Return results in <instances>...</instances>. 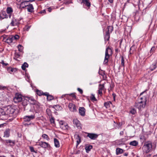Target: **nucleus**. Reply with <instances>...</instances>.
Wrapping results in <instances>:
<instances>
[{
    "label": "nucleus",
    "instance_id": "obj_1",
    "mask_svg": "<svg viewBox=\"0 0 157 157\" xmlns=\"http://www.w3.org/2000/svg\"><path fill=\"white\" fill-rule=\"evenodd\" d=\"M22 101V104L24 106L25 110H29V111L33 112L34 110H35V107L33 106L32 104L28 105V101L26 99V97L25 98H23Z\"/></svg>",
    "mask_w": 157,
    "mask_h": 157
},
{
    "label": "nucleus",
    "instance_id": "obj_2",
    "mask_svg": "<svg viewBox=\"0 0 157 157\" xmlns=\"http://www.w3.org/2000/svg\"><path fill=\"white\" fill-rule=\"evenodd\" d=\"M152 149V143L150 141H148L144 143L142 147L144 153H147L150 152Z\"/></svg>",
    "mask_w": 157,
    "mask_h": 157
},
{
    "label": "nucleus",
    "instance_id": "obj_3",
    "mask_svg": "<svg viewBox=\"0 0 157 157\" xmlns=\"http://www.w3.org/2000/svg\"><path fill=\"white\" fill-rule=\"evenodd\" d=\"M146 101V99L145 98L144 100L139 101L138 102H136L135 106L139 109H141L145 107Z\"/></svg>",
    "mask_w": 157,
    "mask_h": 157
},
{
    "label": "nucleus",
    "instance_id": "obj_4",
    "mask_svg": "<svg viewBox=\"0 0 157 157\" xmlns=\"http://www.w3.org/2000/svg\"><path fill=\"white\" fill-rule=\"evenodd\" d=\"M21 0H17L18 2H21V3L20 4V8L21 9L24 8L25 7H26L28 5V2H33L35 0H29L27 1H21Z\"/></svg>",
    "mask_w": 157,
    "mask_h": 157
},
{
    "label": "nucleus",
    "instance_id": "obj_5",
    "mask_svg": "<svg viewBox=\"0 0 157 157\" xmlns=\"http://www.w3.org/2000/svg\"><path fill=\"white\" fill-rule=\"evenodd\" d=\"M26 99L28 100V102H33V103H32L31 104L33 105V106H34L35 107H36V108H37L39 106V105L38 104H36L37 102L33 97H26Z\"/></svg>",
    "mask_w": 157,
    "mask_h": 157
},
{
    "label": "nucleus",
    "instance_id": "obj_6",
    "mask_svg": "<svg viewBox=\"0 0 157 157\" xmlns=\"http://www.w3.org/2000/svg\"><path fill=\"white\" fill-rule=\"evenodd\" d=\"M87 136L89 137L90 139L95 140L98 137V135L94 133H86Z\"/></svg>",
    "mask_w": 157,
    "mask_h": 157
},
{
    "label": "nucleus",
    "instance_id": "obj_7",
    "mask_svg": "<svg viewBox=\"0 0 157 157\" xmlns=\"http://www.w3.org/2000/svg\"><path fill=\"white\" fill-rule=\"evenodd\" d=\"M73 124L78 129H82V126L80 122L77 119L73 120Z\"/></svg>",
    "mask_w": 157,
    "mask_h": 157
},
{
    "label": "nucleus",
    "instance_id": "obj_8",
    "mask_svg": "<svg viewBox=\"0 0 157 157\" xmlns=\"http://www.w3.org/2000/svg\"><path fill=\"white\" fill-rule=\"evenodd\" d=\"M16 110L13 108H9L8 109L7 111V113H9L10 116H15L16 114Z\"/></svg>",
    "mask_w": 157,
    "mask_h": 157
},
{
    "label": "nucleus",
    "instance_id": "obj_9",
    "mask_svg": "<svg viewBox=\"0 0 157 157\" xmlns=\"http://www.w3.org/2000/svg\"><path fill=\"white\" fill-rule=\"evenodd\" d=\"M37 143L38 144L37 145L40 146L41 147L44 148H46L50 146L49 144L46 142L41 141Z\"/></svg>",
    "mask_w": 157,
    "mask_h": 157
},
{
    "label": "nucleus",
    "instance_id": "obj_10",
    "mask_svg": "<svg viewBox=\"0 0 157 157\" xmlns=\"http://www.w3.org/2000/svg\"><path fill=\"white\" fill-rule=\"evenodd\" d=\"M22 99L21 95L17 94L13 98V101L17 103L21 101L22 100Z\"/></svg>",
    "mask_w": 157,
    "mask_h": 157
},
{
    "label": "nucleus",
    "instance_id": "obj_11",
    "mask_svg": "<svg viewBox=\"0 0 157 157\" xmlns=\"http://www.w3.org/2000/svg\"><path fill=\"white\" fill-rule=\"evenodd\" d=\"M35 118V115H32L30 116H25L24 117V119L25 121H29Z\"/></svg>",
    "mask_w": 157,
    "mask_h": 157
},
{
    "label": "nucleus",
    "instance_id": "obj_12",
    "mask_svg": "<svg viewBox=\"0 0 157 157\" xmlns=\"http://www.w3.org/2000/svg\"><path fill=\"white\" fill-rule=\"evenodd\" d=\"M59 124H60V127L64 129H67L68 126L67 124L64 122L62 121H61L59 122Z\"/></svg>",
    "mask_w": 157,
    "mask_h": 157
},
{
    "label": "nucleus",
    "instance_id": "obj_13",
    "mask_svg": "<svg viewBox=\"0 0 157 157\" xmlns=\"http://www.w3.org/2000/svg\"><path fill=\"white\" fill-rule=\"evenodd\" d=\"M68 107L70 110L71 111L75 112L76 110L75 105L72 103H70L68 105Z\"/></svg>",
    "mask_w": 157,
    "mask_h": 157
},
{
    "label": "nucleus",
    "instance_id": "obj_14",
    "mask_svg": "<svg viewBox=\"0 0 157 157\" xmlns=\"http://www.w3.org/2000/svg\"><path fill=\"white\" fill-rule=\"evenodd\" d=\"M26 8L28 12L32 13L33 11L34 8L32 4H29L28 3V5L27 6Z\"/></svg>",
    "mask_w": 157,
    "mask_h": 157
},
{
    "label": "nucleus",
    "instance_id": "obj_15",
    "mask_svg": "<svg viewBox=\"0 0 157 157\" xmlns=\"http://www.w3.org/2000/svg\"><path fill=\"white\" fill-rule=\"evenodd\" d=\"M10 130L9 128H7L4 132L3 137L8 138L10 136Z\"/></svg>",
    "mask_w": 157,
    "mask_h": 157
},
{
    "label": "nucleus",
    "instance_id": "obj_16",
    "mask_svg": "<svg viewBox=\"0 0 157 157\" xmlns=\"http://www.w3.org/2000/svg\"><path fill=\"white\" fill-rule=\"evenodd\" d=\"M8 17V16L5 12H3L0 14V18L1 20Z\"/></svg>",
    "mask_w": 157,
    "mask_h": 157
},
{
    "label": "nucleus",
    "instance_id": "obj_17",
    "mask_svg": "<svg viewBox=\"0 0 157 157\" xmlns=\"http://www.w3.org/2000/svg\"><path fill=\"white\" fill-rule=\"evenodd\" d=\"M79 112L81 115L84 116L85 115V109L83 107H80L79 109Z\"/></svg>",
    "mask_w": 157,
    "mask_h": 157
},
{
    "label": "nucleus",
    "instance_id": "obj_18",
    "mask_svg": "<svg viewBox=\"0 0 157 157\" xmlns=\"http://www.w3.org/2000/svg\"><path fill=\"white\" fill-rule=\"evenodd\" d=\"M112 52L111 48L109 47H107L105 50V55L109 56V55L112 54Z\"/></svg>",
    "mask_w": 157,
    "mask_h": 157
},
{
    "label": "nucleus",
    "instance_id": "obj_19",
    "mask_svg": "<svg viewBox=\"0 0 157 157\" xmlns=\"http://www.w3.org/2000/svg\"><path fill=\"white\" fill-rule=\"evenodd\" d=\"M6 12L9 14V18H10L11 16V14L13 12L12 8L11 7H8L6 9Z\"/></svg>",
    "mask_w": 157,
    "mask_h": 157
},
{
    "label": "nucleus",
    "instance_id": "obj_20",
    "mask_svg": "<svg viewBox=\"0 0 157 157\" xmlns=\"http://www.w3.org/2000/svg\"><path fill=\"white\" fill-rule=\"evenodd\" d=\"M6 144H9V145L11 146H13L14 145L15 141L14 140H5Z\"/></svg>",
    "mask_w": 157,
    "mask_h": 157
},
{
    "label": "nucleus",
    "instance_id": "obj_21",
    "mask_svg": "<svg viewBox=\"0 0 157 157\" xmlns=\"http://www.w3.org/2000/svg\"><path fill=\"white\" fill-rule=\"evenodd\" d=\"M7 70L8 72L10 74H11L13 72H15L17 71V70L16 68H12L11 67H8Z\"/></svg>",
    "mask_w": 157,
    "mask_h": 157
},
{
    "label": "nucleus",
    "instance_id": "obj_22",
    "mask_svg": "<svg viewBox=\"0 0 157 157\" xmlns=\"http://www.w3.org/2000/svg\"><path fill=\"white\" fill-rule=\"evenodd\" d=\"M18 21H17L16 19H13L10 23L11 25L12 26H14L17 25L19 24Z\"/></svg>",
    "mask_w": 157,
    "mask_h": 157
},
{
    "label": "nucleus",
    "instance_id": "obj_23",
    "mask_svg": "<svg viewBox=\"0 0 157 157\" xmlns=\"http://www.w3.org/2000/svg\"><path fill=\"white\" fill-rule=\"evenodd\" d=\"M55 146L56 147H59V143L58 140L56 138L54 139Z\"/></svg>",
    "mask_w": 157,
    "mask_h": 157
},
{
    "label": "nucleus",
    "instance_id": "obj_24",
    "mask_svg": "<svg viewBox=\"0 0 157 157\" xmlns=\"http://www.w3.org/2000/svg\"><path fill=\"white\" fill-rule=\"evenodd\" d=\"M123 152V150L119 148H117L116 149V154L118 155L119 154H121Z\"/></svg>",
    "mask_w": 157,
    "mask_h": 157
},
{
    "label": "nucleus",
    "instance_id": "obj_25",
    "mask_svg": "<svg viewBox=\"0 0 157 157\" xmlns=\"http://www.w3.org/2000/svg\"><path fill=\"white\" fill-rule=\"evenodd\" d=\"M112 103L110 101H109L107 102H105L104 103V106L107 109L109 108L110 106V105H112Z\"/></svg>",
    "mask_w": 157,
    "mask_h": 157
},
{
    "label": "nucleus",
    "instance_id": "obj_26",
    "mask_svg": "<svg viewBox=\"0 0 157 157\" xmlns=\"http://www.w3.org/2000/svg\"><path fill=\"white\" fill-rule=\"evenodd\" d=\"M156 68V63H153L150 67V69L151 71L155 70Z\"/></svg>",
    "mask_w": 157,
    "mask_h": 157
},
{
    "label": "nucleus",
    "instance_id": "obj_27",
    "mask_svg": "<svg viewBox=\"0 0 157 157\" xmlns=\"http://www.w3.org/2000/svg\"><path fill=\"white\" fill-rule=\"evenodd\" d=\"M138 144V142L136 140H134L131 142L129 143V144L134 146H136Z\"/></svg>",
    "mask_w": 157,
    "mask_h": 157
},
{
    "label": "nucleus",
    "instance_id": "obj_28",
    "mask_svg": "<svg viewBox=\"0 0 157 157\" xmlns=\"http://www.w3.org/2000/svg\"><path fill=\"white\" fill-rule=\"evenodd\" d=\"M109 58V56H107L105 55V59L103 62V63L104 64L107 65L108 62V59Z\"/></svg>",
    "mask_w": 157,
    "mask_h": 157
},
{
    "label": "nucleus",
    "instance_id": "obj_29",
    "mask_svg": "<svg viewBox=\"0 0 157 157\" xmlns=\"http://www.w3.org/2000/svg\"><path fill=\"white\" fill-rule=\"evenodd\" d=\"M108 31L106 32L107 33H112L113 30V26H108L107 27Z\"/></svg>",
    "mask_w": 157,
    "mask_h": 157
},
{
    "label": "nucleus",
    "instance_id": "obj_30",
    "mask_svg": "<svg viewBox=\"0 0 157 157\" xmlns=\"http://www.w3.org/2000/svg\"><path fill=\"white\" fill-rule=\"evenodd\" d=\"M82 3L85 4V5L88 7H89L90 6V3L88 1V0H84L82 2Z\"/></svg>",
    "mask_w": 157,
    "mask_h": 157
},
{
    "label": "nucleus",
    "instance_id": "obj_31",
    "mask_svg": "<svg viewBox=\"0 0 157 157\" xmlns=\"http://www.w3.org/2000/svg\"><path fill=\"white\" fill-rule=\"evenodd\" d=\"M29 65L28 63L25 62L21 66V68L23 70H25L26 68L28 67Z\"/></svg>",
    "mask_w": 157,
    "mask_h": 157
},
{
    "label": "nucleus",
    "instance_id": "obj_32",
    "mask_svg": "<svg viewBox=\"0 0 157 157\" xmlns=\"http://www.w3.org/2000/svg\"><path fill=\"white\" fill-rule=\"evenodd\" d=\"M110 38V33L106 32V34L104 38L105 40L108 41Z\"/></svg>",
    "mask_w": 157,
    "mask_h": 157
},
{
    "label": "nucleus",
    "instance_id": "obj_33",
    "mask_svg": "<svg viewBox=\"0 0 157 157\" xmlns=\"http://www.w3.org/2000/svg\"><path fill=\"white\" fill-rule=\"evenodd\" d=\"M92 148V145H89L86 146L85 147V149L86 152H88Z\"/></svg>",
    "mask_w": 157,
    "mask_h": 157
},
{
    "label": "nucleus",
    "instance_id": "obj_34",
    "mask_svg": "<svg viewBox=\"0 0 157 157\" xmlns=\"http://www.w3.org/2000/svg\"><path fill=\"white\" fill-rule=\"evenodd\" d=\"M121 66H123L124 67V59L123 56H121Z\"/></svg>",
    "mask_w": 157,
    "mask_h": 157
},
{
    "label": "nucleus",
    "instance_id": "obj_35",
    "mask_svg": "<svg viewBox=\"0 0 157 157\" xmlns=\"http://www.w3.org/2000/svg\"><path fill=\"white\" fill-rule=\"evenodd\" d=\"M140 139L141 142L142 143L144 142L146 140V138L143 135H141L140 136Z\"/></svg>",
    "mask_w": 157,
    "mask_h": 157
},
{
    "label": "nucleus",
    "instance_id": "obj_36",
    "mask_svg": "<svg viewBox=\"0 0 157 157\" xmlns=\"http://www.w3.org/2000/svg\"><path fill=\"white\" fill-rule=\"evenodd\" d=\"M42 137L44 139H46L47 140H50V138L48 136L45 134H44L42 135Z\"/></svg>",
    "mask_w": 157,
    "mask_h": 157
},
{
    "label": "nucleus",
    "instance_id": "obj_37",
    "mask_svg": "<svg viewBox=\"0 0 157 157\" xmlns=\"http://www.w3.org/2000/svg\"><path fill=\"white\" fill-rule=\"evenodd\" d=\"M104 84H99V88L98 89L101 90H103L104 89Z\"/></svg>",
    "mask_w": 157,
    "mask_h": 157
},
{
    "label": "nucleus",
    "instance_id": "obj_38",
    "mask_svg": "<svg viewBox=\"0 0 157 157\" xmlns=\"http://www.w3.org/2000/svg\"><path fill=\"white\" fill-rule=\"evenodd\" d=\"M47 99L48 101H51L53 99V97L52 96L49 94L48 95Z\"/></svg>",
    "mask_w": 157,
    "mask_h": 157
},
{
    "label": "nucleus",
    "instance_id": "obj_39",
    "mask_svg": "<svg viewBox=\"0 0 157 157\" xmlns=\"http://www.w3.org/2000/svg\"><path fill=\"white\" fill-rule=\"evenodd\" d=\"M18 50L20 52H22L23 48V47L20 44H19L18 46Z\"/></svg>",
    "mask_w": 157,
    "mask_h": 157
},
{
    "label": "nucleus",
    "instance_id": "obj_40",
    "mask_svg": "<svg viewBox=\"0 0 157 157\" xmlns=\"http://www.w3.org/2000/svg\"><path fill=\"white\" fill-rule=\"evenodd\" d=\"M6 41L8 43H11L12 42L11 38L10 36L7 39Z\"/></svg>",
    "mask_w": 157,
    "mask_h": 157
},
{
    "label": "nucleus",
    "instance_id": "obj_41",
    "mask_svg": "<svg viewBox=\"0 0 157 157\" xmlns=\"http://www.w3.org/2000/svg\"><path fill=\"white\" fill-rule=\"evenodd\" d=\"M36 94L38 95L39 96H41V95H43V93L41 91L37 90L36 91Z\"/></svg>",
    "mask_w": 157,
    "mask_h": 157
},
{
    "label": "nucleus",
    "instance_id": "obj_42",
    "mask_svg": "<svg viewBox=\"0 0 157 157\" xmlns=\"http://www.w3.org/2000/svg\"><path fill=\"white\" fill-rule=\"evenodd\" d=\"M91 99L92 101H97V99H96V98H95L94 95L93 94H91Z\"/></svg>",
    "mask_w": 157,
    "mask_h": 157
},
{
    "label": "nucleus",
    "instance_id": "obj_43",
    "mask_svg": "<svg viewBox=\"0 0 157 157\" xmlns=\"http://www.w3.org/2000/svg\"><path fill=\"white\" fill-rule=\"evenodd\" d=\"M130 113L132 114H135L136 113V111L134 109H132L131 110Z\"/></svg>",
    "mask_w": 157,
    "mask_h": 157
},
{
    "label": "nucleus",
    "instance_id": "obj_44",
    "mask_svg": "<svg viewBox=\"0 0 157 157\" xmlns=\"http://www.w3.org/2000/svg\"><path fill=\"white\" fill-rule=\"evenodd\" d=\"M29 149H30V151L31 152H35V153H37V152L34 150V148L33 147H31V146L29 147Z\"/></svg>",
    "mask_w": 157,
    "mask_h": 157
},
{
    "label": "nucleus",
    "instance_id": "obj_45",
    "mask_svg": "<svg viewBox=\"0 0 157 157\" xmlns=\"http://www.w3.org/2000/svg\"><path fill=\"white\" fill-rule=\"evenodd\" d=\"M50 121L51 123L54 124L55 123V119L53 117H52L50 119Z\"/></svg>",
    "mask_w": 157,
    "mask_h": 157
},
{
    "label": "nucleus",
    "instance_id": "obj_46",
    "mask_svg": "<svg viewBox=\"0 0 157 157\" xmlns=\"http://www.w3.org/2000/svg\"><path fill=\"white\" fill-rule=\"evenodd\" d=\"M101 72H101L100 71H99V73L100 75L103 76L104 75H105V71H102V70H101Z\"/></svg>",
    "mask_w": 157,
    "mask_h": 157
},
{
    "label": "nucleus",
    "instance_id": "obj_47",
    "mask_svg": "<svg viewBox=\"0 0 157 157\" xmlns=\"http://www.w3.org/2000/svg\"><path fill=\"white\" fill-rule=\"evenodd\" d=\"M0 63H1L3 66H6L8 64V63H5L3 60H2Z\"/></svg>",
    "mask_w": 157,
    "mask_h": 157
},
{
    "label": "nucleus",
    "instance_id": "obj_48",
    "mask_svg": "<svg viewBox=\"0 0 157 157\" xmlns=\"http://www.w3.org/2000/svg\"><path fill=\"white\" fill-rule=\"evenodd\" d=\"M76 139H78L79 140V141L78 140H77V143L78 144L81 142V141H80V137L78 135H77Z\"/></svg>",
    "mask_w": 157,
    "mask_h": 157
},
{
    "label": "nucleus",
    "instance_id": "obj_49",
    "mask_svg": "<svg viewBox=\"0 0 157 157\" xmlns=\"http://www.w3.org/2000/svg\"><path fill=\"white\" fill-rule=\"evenodd\" d=\"M77 90L81 93V94H82L83 90L80 88H78Z\"/></svg>",
    "mask_w": 157,
    "mask_h": 157
},
{
    "label": "nucleus",
    "instance_id": "obj_50",
    "mask_svg": "<svg viewBox=\"0 0 157 157\" xmlns=\"http://www.w3.org/2000/svg\"><path fill=\"white\" fill-rule=\"evenodd\" d=\"M19 36L18 35H16L15 36H14V38L15 39V40H17L19 38Z\"/></svg>",
    "mask_w": 157,
    "mask_h": 157
},
{
    "label": "nucleus",
    "instance_id": "obj_51",
    "mask_svg": "<svg viewBox=\"0 0 157 157\" xmlns=\"http://www.w3.org/2000/svg\"><path fill=\"white\" fill-rule=\"evenodd\" d=\"M155 49V47H152L151 48V49L150 51V53L152 52Z\"/></svg>",
    "mask_w": 157,
    "mask_h": 157
},
{
    "label": "nucleus",
    "instance_id": "obj_52",
    "mask_svg": "<svg viewBox=\"0 0 157 157\" xmlns=\"http://www.w3.org/2000/svg\"><path fill=\"white\" fill-rule=\"evenodd\" d=\"M98 94H100L101 95H102V91L101 90H100L99 89H98Z\"/></svg>",
    "mask_w": 157,
    "mask_h": 157
},
{
    "label": "nucleus",
    "instance_id": "obj_53",
    "mask_svg": "<svg viewBox=\"0 0 157 157\" xmlns=\"http://www.w3.org/2000/svg\"><path fill=\"white\" fill-rule=\"evenodd\" d=\"M20 56V54L18 53H15V56L17 58H18Z\"/></svg>",
    "mask_w": 157,
    "mask_h": 157
},
{
    "label": "nucleus",
    "instance_id": "obj_54",
    "mask_svg": "<svg viewBox=\"0 0 157 157\" xmlns=\"http://www.w3.org/2000/svg\"><path fill=\"white\" fill-rule=\"evenodd\" d=\"M11 38V40H12V42H13V41L14 40H15V39L14 38V36L13 35H11V36H10Z\"/></svg>",
    "mask_w": 157,
    "mask_h": 157
},
{
    "label": "nucleus",
    "instance_id": "obj_55",
    "mask_svg": "<svg viewBox=\"0 0 157 157\" xmlns=\"http://www.w3.org/2000/svg\"><path fill=\"white\" fill-rule=\"evenodd\" d=\"M6 87L5 86H0V89L1 90H4L5 88H6Z\"/></svg>",
    "mask_w": 157,
    "mask_h": 157
},
{
    "label": "nucleus",
    "instance_id": "obj_56",
    "mask_svg": "<svg viewBox=\"0 0 157 157\" xmlns=\"http://www.w3.org/2000/svg\"><path fill=\"white\" fill-rule=\"evenodd\" d=\"M43 95H45V96H47V97L48 95H49V94L48 93L46 92V93H45L44 94H43Z\"/></svg>",
    "mask_w": 157,
    "mask_h": 157
},
{
    "label": "nucleus",
    "instance_id": "obj_57",
    "mask_svg": "<svg viewBox=\"0 0 157 157\" xmlns=\"http://www.w3.org/2000/svg\"><path fill=\"white\" fill-rule=\"evenodd\" d=\"M145 98L146 99V98L145 97H141L140 98V101H143L144 100V99Z\"/></svg>",
    "mask_w": 157,
    "mask_h": 157
},
{
    "label": "nucleus",
    "instance_id": "obj_58",
    "mask_svg": "<svg viewBox=\"0 0 157 157\" xmlns=\"http://www.w3.org/2000/svg\"><path fill=\"white\" fill-rule=\"evenodd\" d=\"M1 114L2 115H5L6 114V113H5V112L4 111H2L1 112Z\"/></svg>",
    "mask_w": 157,
    "mask_h": 157
},
{
    "label": "nucleus",
    "instance_id": "obj_59",
    "mask_svg": "<svg viewBox=\"0 0 157 157\" xmlns=\"http://www.w3.org/2000/svg\"><path fill=\"white\" fill-rule=\"evenodd\" d=\"M134 47H133V46H132L130 48V53L131 54H132V53L131 52V51L132 49Z\"/></svg>",
    "mask_w": 157,
    "mask_h": 157
},
{
    "label": "nucleus",
    "instance_id": "obj_60",
    "mask_svg": "<svg viewBox=\"0 0 157 157\" xmlns=\"http://www.w3.org/2000/svg\"><path fill=\"white\" fill-rule=\"evenodd\" d=\"M124 134V132L123 131H121L120 133V135H123Z\"/></svg>",
    "mask_w": 157,
    "mask_h": 157
},
{
    "label": "nucleus",
    "instance_id": "obj_61",
    "mask_svg": "<svg viewBox=\"0 0 157 157\" xmlns=\"http://www.w3.org/2000/svg\"><path fill=\"white\" fill-rule=\"evenodd\" d=\"M45 12H46V11H45V10H42L40 12V13H45Z\"/></svg>",
    "mask_w": 157,
    "mask_h": 157
},
{
    "label": "nucleus",
    "instance_id": "obj_62",
    "mask_svg": "<svg viewBox=\"0 0 157 157\" xmlns=\"http://www.w3.org/2000/svg\"><path fill=\"white\" fill-rule=\"evenodd\" d=\"M71 95H72V96L74 98H76V96L74 94H71Z\"/></svg>",
    "mask_w": 157,
    "mask_h": 157
},
{
    "label": "nucleus",
    "instance_id": "obj_63",
    "mask_svg": "<svg viewBox=\"0 0 157 157\" xmlns=\"http://www.w3.org/2000/svg\"><path fill=\"white\" fill-rule=\"evenodd\" d=\"M0 141H1L2 142H5V140L2 139L1 137H0Z\"/></svg>",
    "mask_w": 157,
    "mask_h": 157
},
{
    "label": "nucleus",
    "instance_id": "obj_64",
    "mask_svg": "<svg viewBox=\"0 0 157 157\" xmlns=\"http://www.w3.org/2000/svg\"><path fill=\"white\" fill-rule=\"evenodd\" d=\"M66 95V94H63V95L61 97V98H63L65 97V96Z\"/></svg>",
    "mask_w": 157,
    "mask_h": 157
}]
</instances>
